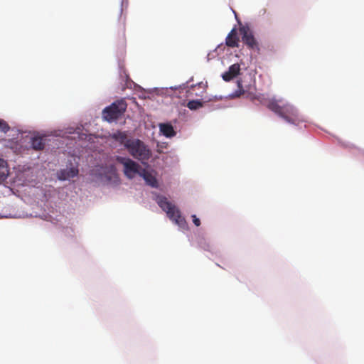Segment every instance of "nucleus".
<instances>
[{"mask_svg":"<svg viewBox=\"0 0 364 364\" xmlns=\"http://www.w3.org/2000/svg\"><path fill=\"white\" fill-rule=\"evenodd\" d=\"M242 40L251 49L259 50L258 43L254 37L252 31L248 27H242L240 28Z\"/></svg>","mask_w":364,"mask_h":364,"instance_id":"obj_9","label":"nucleus"},{"mask_svg":"<svg viewBox=\"0 0 364 364\" xmlns=\"http://www.w3.org/2000/svg\"><path fill=\"white\" fill-rule=\"evenodd\" d=\"M200 246L203 248L205 250H208V251H210V245L208 244H206L205 242L204 243V245H200Z\"/></svg>","mask_w":364,"mask_h":364,"instance_id":"obj_21","label":"nucleus"},{"mask_svg":"<svg viewBox=\"0 0 364 364\" xmlns=\"http://www.w3.org/2000/svg\"><path fill=\"white\" fill-rule=\"evenodd\" d=\"M124 4H125L126 5H127V4H128V1H127V0H122V7L124 6Z\"/></svg>","mask_w":364,"mask_h":364,"instance_id":"obj_22","label":"nucleus"},{"mask_svg":"<svg viewBox=\"0 0 364 364\" xmlns=\"http://www.w3.org/2000/svg\"><path fill=\"white\" fill-rule=\"evenodd\" d=\"M232 12H233V14H235V18H237V15H236V13H235V11H232Z\"/></svg>","mask_w":364,"mask_h":364,"instance_id":"obj_23","label":"nucleus"},{"mask_svg":"<svg viewBox=\"0 0 364 364\" xmlns=\"http://www.w3.org/2000/svg\"><path fill=\"white\" fill-rule=\"evenodd\" d=\"M78 173L77 164L69 161L65 167L57 171L56 178L60 181H70L72 178L77 176Z\"/></svg>","mask_w":364,"mask_h":364,"instance_id":"obj_7","label":"nucleus"},{"mask_svg":"<svg viewBox=\"0 0 364 364\" xmlns=\"http://www.w3.org/2000/svg\"><path fill=\"white\" fill-rule=\"evenodd\" d=\"M154 200L158 205L166 213L167 217L182 231L188 229L186 220L182 217L179 208L169 200L166 196L157 193H154Z\"/></svg>","mask_w":364,"mask_h":364,"instance_id":"obj_3","label":"nucleus"},{"mask_svg":"<svg viewBox=\"0 0 364 364\" xmlns=\"http://www.w3.org/2000/svg\"><path fill=\"white\" fill-rule=\"evenodd\" d=\"M115 160L123 166V173L130 180L140 176L141 171L144 169L139 163L127 156H116Z\"/></svg>","mask_w":364,"mask_h":364,"instance_id":"obj_6","label":"nucleus"},{"mask_svg":"<svg viewBox=\"0 0 364 364\" xmlns=\"http://www.w3.org/2000/svg\"><path fill=\"white\" fill-rule=\"evenodd\" d=\"M191 217L193 218V223H194V225L196 226H199L200 225V219L197 218L196 215H192Z\"/></svg>","mask_w":364,"mask_h":364,"instance_id":"obj_20","label":"nucleus"},{"mask_svg":"<svg viewBox=\"0 0 364 364\" xmlns=\"http://www.w3.org/2000/svg\"><path fill=\"white\" fill-rule=\"evenodd\" d=\"M9 176L7 162L0 158V182L4 181Z\"/></svg>","mask_w":364,"mask_h":364,"instance_id":"obj_13","label":"nucleus"},{"mask_svg":"<svg viewBox=\"0 0 364 364\" xmlns=\"http://www.w3.org/2000/svg\"><path fill=\"white\" fill-rule=\"evenodd\" d=\"M188 82H189V81H187L186 82L183 83L178 86H174V87L171 86L169 87V89H171V90L185 89V88L188 87Z\"/></svg>","mask_w":364,"mask_h":364,"instance_id":"obj_18","label":"nucleus"},{"mask_svg":"<svg viewBox=\"0 0 364 364\" xmlns=\"http://www.w3.org/2000/svg\"><path fill=\"white\" fill-rule=\"evenodd\" d=\"M92 176L103 184H112L119 181L117 168L114 164L102 166L92 171Z\"/></svg>","mask_w":364,"mask_h":364,"instance_id":"obj_4","label":"nucleus"},{"mask_svg":"<svg viewBox=\"0 0 364 364\" xmlns=\"http://www.w3.org/2000/svg\"><path fill=\"white\" fill-rule=\"evenodd\" d=\"M203 107L201 100H191L187 104V107L191 110H196Z\"/></svg>","mask_w":364,"mask_h":364,"instance_id":"obj_15","label":"nucleus"},{"mask_svg":"<svg viewBox=\"0 0 364 364\" xmlns=\"http://www.w3.org/2000/svg\"><path fill=\"white\" fill-rule=\"evenodd\" d=\"M232 35H235V30L233 28L230 33L228 35L225 39L226 45L231 48H235L238 46V38L236 36H232Z\"/></svg>","mask_w":364,"mask_h":364,"instance_id":"obj_14","label":"nucleus"},{"mask_svg":"<svg viewBox=\"0 0 364 364\" xmlns=\"http://www.w3.org/2000/svg\"><path fill=\"white\" fill-rule=\"evenodd\" d=\"M110 140L113 148H116V144H119L131 156L142 164H146L152 156L149 146L138 138L129 137L127 132L117 131L110 135Z\"/></svg>","mask_w":364,"mask_h":364,"instance_id":"obj_1","label":"nucleus"},{"mask_svg":"<svg viewBox=\"0 0 364 364\" xmlns=\"http://www.w3.org/2000/svg\"><path fill=\"white\" fill-rule=\"evenodd\" d=\"M127 107L125 100H117L102 110V118L108 122H114L125 112Z\"/></svg>","mask_w":364,"mask_h":364,"instance_id":"obj_5","label":"nucleus"},{"mask_svg":"<svg viewBox=\"0 0 364 364\" xmlns=\"http://www.w3.org/2000/svg\"><path fill=\"white\" fill-rule=\"evenodd\" d=\"M139 176H141L145 181L148 186L152 188H156L158 186V181L156 177L145 168L141 171V174Z\"/></svg>","mask_w":364,"mask_h":364,"instance_id":"obj_11","label":"nucleus"},{"mask_svg":"<svg viewBox=\"0 0 364 364\" xmlns=\"http://www.w3.org/2000/svg\"><path fill=\"white\" fill-rule=\"evenodd\" d=\"M237 85H238L239 89L235 91L234 92H232V94H230V96L232 97H239L244 92V91L242 90V85H241L240 81L237 82Z\"/></svg>","mask_w":364,"mask_h":364,"instance_id":"obj_16","label":"nucleus"},{"mask_svg":"<svg viewBox=\"0 0 364 364\" xmlns=\"http://www.w3.org/2000/svg\"><path fill=\"white\" fill-rule=\"evenodd\" d=\"M51 141L50 136L36 134L30 138V146L36 151L43 150L47 146H50L49 142Z\"/></svg>","mask_w":364,"mask_h":364,"instance_id":"obj_8","label":"nucleus"},{"mask_svg":"<svg viewBox=\"0 0 364 364\" xmlns=\"http://www.w3.org/2000/svg\"><path fill=\"white\" fill-rule=\"evenodd\" d=\"M80 129V128L74 129L73 127H70V128L67 129L66 133L69 134H75V133L79 134Z\"/></svg>","mask_w":364,"mask_h":364,"instance_id":"obj_19","label":"nucleus"},{"mask_svg":"<svg viewBox=\"0 0 364 364\" xmlns=\"http://www.w3.org/2000/svg\"><path fill=\"white\" fill-rule=\"evenodd\" d=\"M240 65L238 63H235L230 65L228 71L222 74L221 77L225 82H229L235 77L240 74Z\"/></svg>","mask_w":364,"mask_h":364,"instance_id":"obj_10","label":"nucleus"},{"mask_svg":"<svg viewBox=\"0 0 364 364\" xmlns=\"http://www.w3.org/2000/svg\"><path fill=\"white\" fill-rule=\"evenodd\" d=\"M195 86H196L195 85H191V88H193Z\"/></svg>","mask_w":364,"mask_h":364,"instance_id":"obj_24","label":"nucleus"},{"mask_svg":"<svg viewBox=\"0 0 364 364\" xmlns=\"http://www.w3.org/2000/svg\"><path fill=\"white\" fill-rule=\"evenodd\" d=\"M159 129L161 134L167 138H171L176 135V132L170 124H160Z\"/></svg>","mask_w":364,"mask_h":364,"instance_id":"obj_12","label":"nucleus"},{"mask_svg":"<svg viewBox=\"0 0 364 364\" xmlns=\"http://www.w3.org/2000/svg\"><path fill=\"white\" fill-rule=\"evenodd\" d=\"M267 107L284 119L287 123L299 126L300 122H305L299 115L298 110L283 99L276 100L273 98L270 100L267 104Z\"/></svg>","mask_w":364,"mask_h":364,"instance_id":"obj_2","label":"nucleus"},{"mask_svg":"<svg viewBox=\"0 0 364 364\" xmlns=\"http://www.w3.org/2000/svg\"><path fill=\"white\" fill-rule=\"evenodd\" d=\"M9 130V127L8 124L5 122L0 120V131L6 133Z\"/></svg>","mask_w":364,"mask_h":364,"instance_id":"obj_17","label":"nucleus"},{"mask_svg":"<svg viewBox=\"0 0 364 364\" xmlns=\"http://www.w3.org/2000/svg\"><path fill=\"white\" fill-rule=\"evenodd\" d=\"M125 77L127 80L128 79V75L127 74H125Z\"/></svg>","mask_w":364,"mask_h":364,"instance_id":"obj_25","label":"nucleus"}]
</instances>
